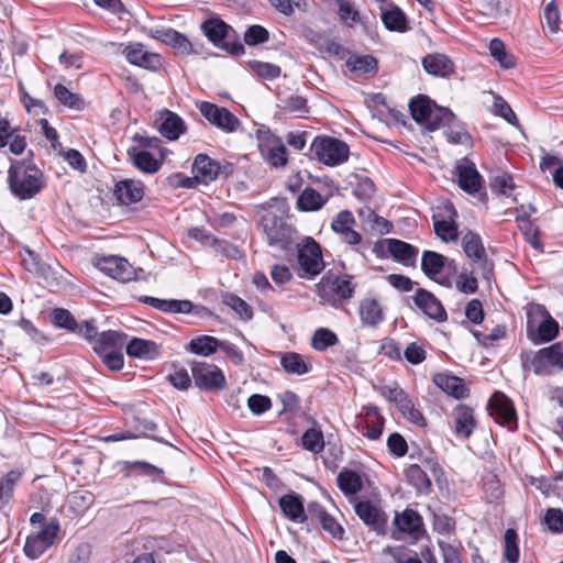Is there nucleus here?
<instances>
[{
	"instance_id": "nucleus-22",
	"label": "nucleus",
	"mask_w": 563,
	"mask_h": 563,
	"mask_svg": "<svg viewBox=\"0 0 563 563\" xmlns=\"http://www.w3.org/2000/svg\"><path fill=\"white\" fill-rule=\"evenodd\" d=\"M113 194L121 205L130 206L143 199L145 186L141 180L123 179L115 183Z\"/></svg>"
},
{
	"instance_id": "nucleus-63",
	"label": "nucleus",
	"mask_w": 563,
	"mask_h": 563,
	"mask_svg": "<svg viewBox=\"0 0 563 563\" xmlns=\"http://www.w3.org/2000/svg\"><path fill=\"white\" fill-rule=\"evenodd\" d=\"M490 189L498 195L509 196L515 188L512 177L507 173H500L490 179Z\"/></svg>"
},
{
	"instance_id": "nucleus-2",
	"label": "nucleus",
	"mask_w": 563,
	"mask_h": 563,
	"mask_svg": "<svg viewBox=\"0 0 563 563\" xmlns=\"http://www.w3.org/2000/svg\"><path fill=\"white\" fill-rule=\"evenodd\" d=\"M560 334V324L544 305L529 303L527 307L526 335L533 345L554 341Z\"/></svg>"
},
{
	"instance_id": "nucleus-46",
	"label": "nucleus",
	"mask_w": 563,
	"mask_h": 563,
	"mask_svg": "<svg viewBox=\"0 0 563 563\" xmlns=\"http://www.w3.org/2000/svg\"><path fill=\"white\" fill-rule=\"evenodd\" d=\"M446 257L433 251H424L421 258V269L426 276L433 278L439 275L445 265Z\"/></svg>"
},
{
	"instance_id": "nucleus-7",
	"label": "nucleus",
	"mask_w": 563,
	"mask_h": 563,
	"mask_svg": "<svg viewBox=\"0 0 563 563\" xmlns=\"http://www.w3.org/2000/svg\"><path fill=\"white\" fill-rule=\"evenodd\" d=\"M201 31L216 47L235 57L244 54V45L239 41L235 30L223 20L210 18L202 22Z\"/></svg>"
},
{
	"instance_id": "nucleus-36",
	"label": "nucleus",
	"mask_w": 563,
	"mask_h": 563,
	"mask_svg": "<svg viewBox=\"0 0 563 563\" xmlns=\"http://www.w3.org/2000/svg\"><path fill=\"white\" fill-rule=\"evenodd\" d=\"M159 133L169 141H176L186 131L184 120L176 113L166 110L159 128Z\"/></svg>"
},
{
	"instance_id": "nucleus-61",
	"label": "nucleus",
	"mask_w": 563,
	"mask_h": 563,
	"mask_svg": "<svg viewBox=\"0 0 563 563\" xmlns=\"http://www.w3.org/2000/svg\"><path fill=\"white\" fill-rule=\"evenodd\" d=\"M277 399L282 402L283 408L278 412V416L283 415H296L300 409L301 400L299 396L292 390H285L277 395Z\"/></svg>"
},
{
	"instance_id": "nucleus-56",
	"label": "nucleus",
	"mask_w": 563,
	"mask_h": 563,
	"mask_svg": "<svg viewBox=\"0 0 563 563\" xmlns=\"http://www.w3.org/2000/svg\"><path fill=\"white\" fill-rule=\"evenodd\" d=\"M355 184L353 185L352 194L360 201H368L375 194V184L367 176L355 175Z\"/></svg>"
},
{
	"instance_id": "nucleus-51",
	"label": "nucleus",
	"mask_w": 563,
	"mask_h": 563,
	"mask_svg": "<svg viewBox=\"0 0 563 563\" xmlns=\"http://www.w3.org/2000/svg\"><path fill=\"white\" fill-rule=\"evenodd\" d=\"M377 59L372 55L351 56L346 60V66L351 71H357L362 74H375L377 70Z\"/></svg>"
},
{
	"instance_id": "nucleus-33",
	"label": "nucleus",
	"mask_w": 563,
	"mask_h": 563,
	"mask_svg": "<svg viewBox=\"0 0 563 563\" xmlns=\"http://www.w3.org/2000/svg\"><path fill=\"white\" fill-rule=\"evenodd\" d=\"M126 334L120 331L107 330L98 334L91 346L93 352L99 355L112 349L123 347Z\"/></svg>"
},
{
	"instance_id": "nucleus-38",
	"label": "nucleus",
	"mask_w": 563,
	"mask_h": 563,
	"mask_svg": "<svg viewBox=\"0 0 563 563\" xmlns=\"http://www.w3.org/2000/svg\"><path fill=\"white\" fill-rule=\"evenodd\" d=\"M312 508H314L317 511V517L322 529L329 532L333 538L342 540L344 536V529L336 521V519L318 503H311L308 506L309 511H311Z\"/></svg>"
},
{
	"instance_id": "nucleus-58",
	"label": "nucleus",
	"mask_w": 563,
	"mask_h": 563,
	"mask_svg": "<svg viewBox=\"0 0 563 563\" xmlns=\"http://www.w3.org/2000/svg\"><path fill=\"white\" fill-rule=\"evenodd\" d=\"M466 256L483 272V276L488 278L493 274L494 264L488 260L486 249H463Z\"/></svg>"
},
{
	"instance_id": "nucleus-18",
	"label": "nucleus",
	"mask_w": 563,
	"mask_h": 563,
	"mask_svg": "<svg viewBox=\"0 0 563 563\" xmlns=\"http://www.w3.org/2000/svg\"><path fill=\"white\" fill-rule=\"evenodd\" d=\"M412 300L415 306L430 319L437 322L446 321L448 313L442 302L431 291L418 288L412 296Z\"/></svg>"
},
{
	"instance_id": "nucleus-15",
	"label": "nucleus",
	"mask_w": 563,
	"mask_h": 563,
	"mask_svg": "<svg viewBox=\"0 0 563 563\" xmlns=\"http://www.w3.org/2000/svg\"><path fill=\"white\" fill-rule=\"evenodd\" d=\"M199 110L212 125L225 132H234L240 125L239 119L227 108L218 107L217 104L208 101H202L199 106Z\"/></svg>"
},
{
	"instance_id": "nucleus-17",
	"label": "nucleus",
	"mask_w": 563,
	"mask_h": 563,
	"mask_svg": "<svg viewBox=\"0 0 563 563\" xmlns=\"http://www.w3.org/2000/svg\"><path fill=\"white\" fill-rule=\"evenodd\" d=\"M95 266L106 275L120 282H129L133 277L129 262L117 255L100 256L93 261Z\"/></svg>"
},
{
	"instance_id": "nucleus-47",
	"label": "nucleus",
	"mask_w": 563,
	"mask_h": 563,
	"mask_svg": "<svg viewBox=\"0 0 563 563\" xmlns=\"http://www.w3.org/2000/svg\"><path fill=\"white\" fill-rule=\"evenodd\" d=\"M54 96L63 106L73 110H84L85 101L80 95L71 92L63 84H56L54 87Z\"/></svg>"
},
{
	"instance_id": "nucleus-24",
	"label": "nucleus",
	"mask_w": 563,
	"mask_h": 563,
	"mask_svg": "<svg viewBox=\"0 0 563 563\" xmlns=\"http://www.w3.org/2000/svg\"><path fill=\"white\" fill-rule=\"evenodd\" d=\"M220 164L206 154H198L192 163V174L199 184L208 185L222 174Z\"/></svg>"
},
{
	"instance_id": "nucleus-59",
	"label": "nucleus",
	"mask_w": 563,
	"mask_h": 563,
	"mask_svg": "<svg viewBox=\"0 0 563 563\" xmlns=\"http://www.w3.org/2000/svg\"><path fill=\"white\" fill-rule=\"evenodd\" d=\"M301 445L310 452H321L324 448L323 433L319 429H307L301 437Z\"/></svg>"
},
{
	"instance_id": "nucleus-50",
	"label": "nucleus",
	"mask_w": 563,
	"mask_h": 563,
	"mask_svg": "<svg viewBox=\"0 0 563 563\" xmlns=\"http://www.w3.org/2000/svg\"><path fill=\"white\" fill-rule=\"evenodd\" d=\"M164 44L172 46L179 54L188 55L197 53L192 43L184 34L174 29H170L167 33Z\"/></svg>"
},
{
	"instance_id": "nucleus-48",
	"label": "nucleus",
	"mask_w": 563,
	"mask_h": 563,
	"mask_svg": "<svg viewBox=\"0 0 563 563\" xmlns=\"http://www.w3.org/2000/svg\"><path fill=\"white\" fill-rule=\"evenodd\" d=\"M51 323L58 329L74 333L78 330V322L74 314L65 308H54L49 313Z\"/></svg>"
},
{
	"instance_id": "nucleus-12",
	"label": "nucleus",
	"mask_w": 563,
	"mask_h": 563,
	"mask_svg": "<svg viewBox=\"0 0 563 563\" xmlns=\"http://www.w3.org/2000/svg\"><path fill=\"white\" fill-rule=\"evenodd\" d=\"M123 478L147 477L151 483H165L164 470L145 461H119L117 463Z\"/></svg>"
},
{
	"instance_id": "nucleus-52",
	"label": "nucleus",
	"mask_w": 563,
	"mask_h": 563,
	"mask_svg": "<svg viewBox=\"0 0 563 563\" xmlns=\"http://www.w3.org/2000/svg\"><path fill=\"white\" fill-rule=\"evenodd\" d=\"M518 533L515 529L508 528L504 533V558L508 563L519 561Z\"/></svg>"
},
{
	"instance_id": "nucleus-21",
	"label": "nucleus",
	"mask_w": 563,
	"mask_h": 563,
	"mask_svg": "<svg viewBox=\"0 0 563 563\" xmlns=\"http://www.w3.org/2000/svg\"><path fill=\"white\" fill-rule=\"evenodd\" d=\"M394 523L399 533H407L415 540H420L426 534L422 517L413 509L407 508L397 514Z\"/></svg>"
},
{
	"instance_id": "nucleus-44",
	"label": "nucleus",
	"mask_w": 563,
	"mask_h": 563,
	"mask_svg": "<svg viewBox=\"0 0 563 563\" xmlns=\"http://www.w3.org/2000/svg\"><path fill=\"white\" fill-rule=\"evenodd\" d=\"M455 121V114L448 108L435 107L430 112V118L426 121L424 126L428 131H434L440 128H451Z\"/></svg>"
},
{
	"instance_id": "nucleus-13",
	"label": "nucleus",
	"mask_w": 563,
	"mask_h": 563,
	"mask_svg": "<svg viewBox=\"0 0 563 563\" xmlns=\"http://www.w3.org/2000/svg\"><path fill=\"white\" fill-rule=\"evenodd\" d=\"M354 511L363 523L377 534H385L388 516L369 500H357Z\"/></svg>"
},
{
	"instance_id": "nucleus-27",
	"label": "nucleus",
	"mask_w": 563,
	"mask_h": 563,
	"mask_svg": "<svg viewBox=\"0 0 563 563\" xmlns=\"http://www.w3.org/2000/svg\"><path fill=\"white\" fill-rule=\"evenodd\" d=\"M125 352L131 357L151 361L159 357L161 345L152 340L132 338L125 346Z\"/></svg>"
},
{
	"instance_id": "nucleus-34",
	"label": "nucleus",
	"mask_w": 563,
	"mask_h": 563,
	"mask_svg": "<svg viewBox=\"0 0 563 563\" xmlns=\"http://www.w3.org/2000/svg\"><path fill=\"white\" fill-rule=\"evenodd\" d=\"M23 471L20 468L10 470L0 477V510L4 509L14 495L16 485L22 481Z\"/></svg>"
},
{
	"instance_id": "nucleus-49",
	"label": "nucleus",
	"mask_w": 563,
	"mask_h": 563,
	"mask_svg": "<svg viewBox=\"0 0 563 563\" xmlns=\"http://www.w3.org/2000/svg\"><path fill=\"white\" fill-rule=\"evenodd\" d=\"M338 335L328 328L317 329L311 338V346L319 352H323L327 349L338 344Z\"/></svg>"
},
{
	"instance_id": "nucleus-3",
	"label": "nucleus",
	"mask_w": 563,
	"mask_h": 563,
	"mask_svg": "<svg viewBox=\"0 0 563 563\" xmlns=\"http://www.w3.org/2000/svg\"><path fill=\"white\" fill-rule=\"evenodd\" d=\"M261 227L269 244H280V246H320L313 238L300 236L291 224L274 212H266L262 216Z\"/></svg>"
},
{
	"instance_id": "nucleus-62",
	"label": "nucleus",
	"mask_w": 563,
	"mask_h": 563,
	"mask_svg": "<svg viewBox=\"0 0 563 563\" xmlns=\"http://www.w3.org/2000/svg\"><path fill=\"white\" fill-rule=\"evenodd\" d=\"M247 65L258 77L263 79H275L279 77L282 73L280 67L272 63L250 60L247 62Z\"/></svg>"
},
{
	"instance_id": "nucleus-9",
	"label": "nucleus",
	"mask_w": 563,
	"mask_h": 563,
	"mask_svg": "<svg viewBox=\"0 0 563 563\" xmlns=\"http://www.w3.org/2000/svg\"><path fill=\"white\" fill-rule=\"evenodd\" d=\"M316 158L328 166H336L349 159V145L339 139L322 135L316 136L311 146Z\"/></svg>"
},
{
	"instance_id": "nucleus-19",
	"label": "nucleus",
	"mask_w": 563,
	"mask_h": 563,
	"mask_svg": "<svg viewBox=\"0 0 563 563\" xmlns=\"http://www.w3.org/2000/svg\"><path fill=\"white\" fill-rule=\"evenodd\" d=\"M355 218L350 210L340 211L331 222L333 232L340 235L341 241L349 245L362 242V233L354 230Z\"/></svg>"
},
{
	"instance_id": "nucleus-1",
	"label": "nucleus",
	"mask_w": 563,
	"mask_h": 563,
	"mask_svg": "<svg viewBox=\"0 0 563 563\" xmlns=\"http://www.w3.org/2000/svg\"><path fill=\"white\" fill-rule=\"evenodd\" d=\"M30 158L13 161L8 170V186L19 200H29L38 195L46 186L43 172Z\"/></svg>"
},
{
	"instance_id": "nucleus-32",
	"label": "nucleus",
	"mask_w": 563,
	"mask_h": 563,
	"mask_svg": "<svg viewBox=\"0 0 563 563\" xmlns=\"http://www.w3.org/2000/svg\"><path fill=\"white\" fill-rule=\"evenodd\" d=\"M220 343V339L212 335L202 334L192 338L186 345V351L195 355L208 357L213 355L219 350Z\"/></svg>"
},
{
	"instance_id": "nucleus-26",
	"label": "nucleus",
	"mask_w": 563,
	"mask_h": 563,
	"mask_svg": "<svg viewBox=\"0 0 563 563\" xmlns=\"http://www.w3.org/2000/svg\"><path fill=\"white\" fill-rule=\"evenodd\" d=\"M432 380L441 390L455 399L465 398L470 394L464 380L455 375L437 373Z\"/></svg>"
},
{
	"instance_id": "nucleus-16",
	"label": "nucleus",
	"mask_w": 563,
	"mask_h": 563,
	"mask_svg": "<svg viewBox=\"0 0 563 563\" xmlns=\"http://www.w3.org/2000/svg\"><path fill=\"white\" fill-rule=\"evenodd\" d=\"M454 175L459 187L470 194L475 195L481 191L483 178L475 164L467 157H464L455 166Z\"/></svg>"
},
{
	"instance_id": "nucleus-11",
	"label": "nucleus",
	"mask_w": 563,
	"mask_h": 563,
	"mask_svg": "<svg viewBox=\"0 0 563 563\" xmlns=\"http://www.w3.org/2000/svg\"><path fill=\"white\" fill-rule=\"evenodd\" d=\"M21 265L25 271L37 277L47 278L49 274L54 273L58 262L55 257L51 256L47 252L42 253L36 249H24L20 252Z\"/></svg>"
},
{
	"instance_id": "nucleus-64",
	"label": "nucleus",
	"mask_w": 563,
	"mask_h": 563,
	"mask_svg": "<svg viewBox=\"0 0 563 563\" xmlns=\"http://www.w3.org/2000/svg\"><path fill=\"white\" fill-rule=\"evenodd\" d=\"M166 380L178 390H187L190 388L194 379L188 371L184 367L175 369L166 376Z\"/></svg>"
},
{
	"instance_id": "nucleus-4",
	"label": "nucleus",
	"mask_w": 563,
	"mask_h": 563,
	"mask_svg": "<svg viewBox=\"0 0 563 563\" xmlns=\"http://www.w3.org/2000/svg\"><path fill=\"white\" fill-rule=\"evenodd\" d=\"M357 217L361 222L362 238H365L367 244H374V246H412L398 239H382L383 235L391 232L394 224L378 216L372 208L365 206L358 209Z\"/></svg>"
},
{
	"instance_id": "nucleus-6",
	"label": "nucleus",
	"mask_w": 563,
	"mask_h": 563,
	"mask_svg": "<svg viewBox=\"0 0 563 563\" xmlns=\"http://www.w3.org/2000/svg\"><path fill=\"white\" fill-rule=\"evenodd\" d=\"M522 368L532 369L538 376H550L553 369L563 371V343L554 342L536 352L523 351L520 354Z\"/></svg>"
},
{
	"instance_id": "nucleus-29",
	"label": "nucleus",
	"mask_w": 563,
	"mask_h": 563,
	"mask_svg": "<svg viewBox=\"0 0 563 563\" xmlns=\"http://www.w3.org/2000/svg\"><path fill=\"white\" fill-rule=\"evenodd\" d=\"M360 319L363 325L375 328L384 321V311L376 298H364L358 306Z\"/></svg>"
},
{
	"instance_id": "nucleus-45",
	"label": "nucleus",
	"mask_w": 563,
	"mask_h": 563,
	"mask_svg": "<svg viewBox=\"0 0 563 563\" xmlns=\"http://www.w3.org/2000/svg\"><path fill=\"white\" fill-rule=\"evenodd\" d=\"M338 5V15L340 21L349 27L356 23L365 24L363 16L355 9L352 0H334Z\"/></svg>"
},
{
	"instance_id": "nucleus-41",
	"label": "nucleus",
	"mask_w": 563,
	"mask_h": 563,
	"mask_svg": "<svg viewBox=\"0 0 563 563\" xmlns=\"http://www.w3.org/2000/svg\"><path fill=\"white\" fill-rule=\"evenodd\" d=\"M336 484L340 490L345 495H355L363 488L361 475L353 470H343L338 474Z\"/></svg>"
},
{
	"instance_id": "nucleus-8",
	"label": "nucleus",
	"mask_w": 563,
	"mask_h": 563,
	"mask_svg": "<svg viewBox=\"0 0 563 563\" xmlns=\"http://www.w3.org/2000/svg\"><path fill=\"white\" fill-rule=\"evenodd\" d=\"M189 366L194 384L199 390L217 394L227 387V377L218 365L192 360Z\"/></svg>"
},
{
	"instance_id": "nucleus-25",
	"label": "nucleus",
	"mask_w": 563,
	"mask_h": 563,
	"mask_svg": "<svg viewBox=\"0 0 563 563\" xmlns=\"http://www.w3.org/2000/svg\"><path fill=\"white\" fill-rule=\"evenodd\" d=\"M452 416L455 434L463 439H468L477 424L474 409L467 405L460 404L454 408Z\"/></svg>"
},
{
	"instance_id": "nucleus-5",
	"label": "nucleus",
	"mask_w": 563,
	"mask_h": 563,
	"mask_svg": "<svg viewBox=\"0 0 563 563\" xmlns=\"http://www.w3.org/2000/svg\"><path fill=\"white\" fill-rule=\"evenodd\" d=\"M356 284L349 274L338 275L328 271L316 284V294L324 303L338 308L353 298Z\"/></svg>"
},
{
	"instance_id": "nucleus-55",
	"label": "nucleus",
	"mask_w": 563,
	"mask_h": 563,
	"mask_svg": "<svg viewBox=\"0 0 563 563\" xmlns=\"http://www.w3.org/2000/svg\"><path fill=\"white\" fill-rule=\"evenodd\" d=\"M489 53L505 69L515 67V57L506 52L505 44L501 40L493 38L490 41Z\"/></svg>"
},
{
	"instance_id": "nucleus-39",
	"label": "nucleus",
	"mask_w": 563,
	"mask_h": 563,
	"mask_svg": "<svg viewBox=\"0 0 563 563\" xmlns=\"http://www.w3.org/2000/svg\"><path fill=\"white\" fill-rule=\"evenodd\" d=\"M408 107L412 119L424 125L428 118H430L432 108L435 107V102L427 95H418L410 100Z\"/></svg>"
},
{
	"instance_id": "nucleus-40",
	"label": "nucleus",
	"mask_w": 563,
	"mask_h": 563,
	"mask_svg": "<svg viewBox=\"0 0 563 563\" xmlns=\"http://www.w3.org/2000/svg\"><path fill=\"white\" fill-rule=\"evenodd\" d=\"M376 258L391 257L406 266L415 263L419 249H371Z\"/></svg>"
},
{
	"instance_id": "nucleus-42",
	"label": "nucleus",
	"mask_w": 563,
	"mask_h": 563,
	"mask_svg": "<svg viewBox=\"0 0 563 563\" xmlns=\"http://www.w3.org/2000/svg\"><path fill=\"white\" fill-rule=\"evenodd\" d=\"M280 366L287 374L305 375L312 369V365L307 363L302 355L296 352H287L280 357Z\"/></svg>"
},
{
	"instance_id": "nucleus-23",
	"label": "nucleus",
	"mask_w": 563,
	"mask_h": 563,
	"mask_svg": "<svg viewBox=\"0 0 563 563\" xmlns=\"http://www.w3.org/2000/svg\"><path fill=\"white\" fill-rule=\"evenodd\" d=\"M278 505L287 519L294 522H305L307 520L305 499L300 494L296 492L285 494L279 498Z\"/></svg>"
},
{
	"instance_id": "nucleus-57",
	"label": "nucleus",
	"mask_w": 563,
	"mask_h": 563,
	"mask_svg": "<svg viewBox=\"0 0 563 563\" xmlns=\"http://www.w3.org/2000/svg\"><path fill=\"white\" fill-rule=\"evenodd\" d=\"M543 29L550 34H555L560 30V11L554 1H550L543 9L542 14Z\"/></svg>"
},
{
	"instance_id": "nucleus-43",
	"label": "nucleus",
	"mask_w": 563,
	"mask_h": 563,
	"mask_svg": "<svg viewBox=\"0 0 563 563\" xmlns=\"http://www.w3.org/2000/svg\"><path fill=\"white\" fill-rule=\"evenodd\" d=\"M328 201V197H322L314 188L306 187L297 199V208L300 211L320 210Z\"/></svg>"
},
{
	"instance_id": "nucleus-28",
	"label": "nucleus",
	"mask_w": 563,
	"mask_h": 563,
	"mask_svg": "<svg viewBox=\"0 0 563 563\" xmlns=\"http://www.w3.org/2000/svg\"><path fill=\"white\" fill-rule=\"evenodd\" d=\"M380 19L388 31L405 33L410 30L407 15L394 3H389L386 8L382 9Z\"/></svg>"
},
{
	"instance_id": "nucleus-10",
	"label": "nucleus",
	"mask_w": 563,
	"mask_h": 563,
	"mask_svg": "<svg viewBox=\"0 0 563 563\" xmlns=\"http://www.w3.org/2000/svg\"><path fill=\"white\" fill-rule=\"evenodd\" d=\"M487 410L494 420L510 431L518 428V417L514 401L503 391L496 390L487 402Z\"/></svg>"
},
{
	"instance_id": "nucleus-31",
	"label": "nucleus",
	"mask_w": 563,
	"mask_h": 563,
	"mask_svg": "<svg viewBox=\"0 0 563 563\" xmlns=\"http://www.w3.org/2000/svg\"><path fill=\"white\" fill-rule=\"evenodd\" d=\"M424 70L433 76L446 77L453 71V62L444 54H428L422 58Z\"/></svg>"
},
{
	"instance_id": "nucleus-20",
	"label": "nucleus",
	"mask_w": 563,
	"mask_h": 563,
	"mask_svg": "<svg viewBox=\"0 0 563 563\" xmlns=\"http://www.w3.org/2000/svg\"><path fill=\"white\" fill-rule=\"evenodd\" d=\"M123 54L125 58L135 66L153 71L162 67L161 55L145 51L141 43L128 45Z\"/></svg>"
},
{
	"instance_id": "nucleus-35",
	"label": "nucleus",
	"mask_w": 563,
	"mask_h": 563,
	"mask_svg": "<svg viewBox=\"0 0 563 563\" xmlns=\"http://www.w3.org/2000/svg\"><path fill=\"white\" fill-rule=\"evenodd\" d=\"M405 476L409 485H411L417 494L429 495L431 493L432 483L426 471L418 464H410L405 470Z\"/></svg>"
},
{
	"instance_id": "nucleus-14",
	"label": "nucleus",
	"mask_w": 563,
	"mask_h": 563,
	"mask_svg": "<svg viewBox=\"0 0 563 563\" xmlns=\"http://www.w3.org/2000/svg\"><path fill=\"white\" fill-rule=\"evenodd\" d=\"M298 276L300 278L312 279L325 267L322 249H296Z\"/></svg>"
},
{
	"instance_id": "nucleus-60",
	"label": "nucleus",
	"mask_w": 563,
	"mask_h": 563,
	"mask_svg": "<svg viewBox=\"0 0 563 563\" xmlns=\"http://www.w3.org/2000/svg\"><path fill=\"white\" fill-rule=\"evenodd\" d=\"M224 303L229 306L241 319L249 321L253 318L252 307L241 297L234 294H229L224 297Z\"/></svg>"
},
{
	"instance_id": "nucleus-53",
	"label": "nucleus",
	"mask_w": 563,
	"mask_h": 563,
	"mask_svg": "<svg viewBox=\"0 0 563 563\" xmlns=\"http://www.w3.org/2000/svg\"><path fill=\"white\" fill-rule=\"evenodd\" d=\"M280 109L286 113H292L303 118L309 112L306 98L299 95H291L282 100Z\"/></svg>"
},
{
	"instance_id": "nucleus-37",
	"label": "nucleus",
	"mask_w": 563,
	"mask_h": 563,
	"mask_svg": "<svg viewBox=\"0 0 563 563\" xmlns=\"http://www.w3.org/2000/svg\"><path fill=\"white\" fill-rule=\"evenodd\" d=\"M261 152L272 167H283L288 162L287 148L279 139L273 140L271 145H261Z\"/></svg>"
},
{
	"instance_id": "nucleus-54",
	"label": "nucleus",
	"mask_w": 563,
	"mask_h": 563,
	"mask_svg": "<svg viewBox=\"0 0 563 563\" xmlns=\"http://www.w3.org/2000/svg\"><path fill=\"white\" fill-rule=\"evenodd\" d=\"M434 232L443 243H450L457 239L459 231L455 222L446 219H434Z\"/></svg>"
},
{
	"instance_id": "nucleus-30",
	"label": "nucleus",
	"mask_w": 563,
	"mask_h": 563,
	"mask_svg": "<svg viewBox=\"0 0 563 563\" xmlns=\"http://www.w3.org/2000/svg\"><path fill=\"white\" fill-rule=\"evenodd\" d=\"M126 153L133 165L143 173L155 174L162 166V162L156 159L150 152L140 150L136 146H131Z\"/></svg>"
}]
</instances>
